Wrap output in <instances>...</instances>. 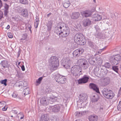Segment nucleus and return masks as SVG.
<instances>
[{"instance_id": "1", "label": "nucleus", "mask_w": 121, "mask_h": 121, "mask_svg": "<svg viewBox=\"0 0 121 121\" xmlns=\"http://www.w3.org/2000/svg\"><path fill=\"white\" fill-rule=\"evenodd\" d=\"M74 40L75 42L79 45H84L86 43L83 35L80 33H78L75 35Z\"/></svg>"}, {"instance_id": "2", "label": "nucleus", "mask_w": 121, "mask_h": 121, "mask_svg": "<svg viewBox=\"0 0 121 121\" xmlns=\"http://www.w3.org/2000/svg\"><path fill=\"white\" fill-rule=\"evenodd\" d=\"M82 70L81 68L77 65L73 66L71 69V72L73 75L79 76L82 74Z\"/></svg>"}, {"instance_id": "3", "label": "nucleus", "mask_w": 121, "mask_h": 121, "mask_svg": "<svg viewBox=\"0 0 121 121\" xmlns=\"http://www.w3.org/2000/svg\"><path fill=\"white\" fill-rule=\"evenodd\" d=\"M109 60L112 65H117L120 61L121 57L119 55H113L109 57Z\"/></svg>"}, {"instance_id": "4", "label": "nucleus", "mask_w": 121, "mask_h": 121, "mask_svg": "<svg viewBox=\"0 0 121 121\" xmlns=\"http://www.w3.org/2000/svg\"><path fill=\"white\" fill-rule=\"evenodd\" d=\"M103 94L106 98L108 99L112 98L114 95L112 91L107 88H105L103 89Z\"/></svg>"}, {"instance_id": "5", "label": "nucleus", "mask_w": 121, "mask_h": 121, "mask_svg": "<svg viewBox=\"0 0 121 121\" xmlns=\"http://www.w3.org/2000/svg\"><path fill=\"white\" fill-rule=\"evenodd\" d=\"M77 63L79 65L81 69H87L89 66L87 60L84 58L79 59Z\"/></svg>"}, {"instance_id": "6", "label": "nucleus", "mask_w": 121, "mask_h": 121, "mask_svg": "<svg viewBox=\"0 0 121 121\" xmlns=\"http://www.w3.org/2000/svg\"><path fill=\"white\" fill-rule=\"evenodd\" d=\"M66 77L62 75L59 73L57 74L55 77V80L59 83L64 84L66 82Z\"/></svg>"}, {"instance_id": "7", "label": "nucleus", "mask_w": 121, "mask_h": 121, "mask_svg": "<svg viewBox=\"0 0 121 121\" xmlns=\"http://www.w3.org/2000/svg\"><path fill=\"white\" fill-rule=\"evenodd\" d=\"M71 61L69 58L66 57L63 58L61 62V64L64 68H69L70 67Z\"/></svg>"}, {"instance_id": "8", "label": "nucleus", "mask_w": 121, "mask_h": 121, "mask_svg": "<svg viewBox=\"0 0 121 121\" xmlns=\"http://www.w3.org/2000/svg\"><path fill=\"white\" fill-rule=\"evenodd\" d=\"M49 62L53 68H56L59 65L58 59L56 56L51 57L49 60Z\"/></svg>"}, {"instance_id": "9", "label": "nucleus", "mask_w": 121, "mask_h": 121, "mask_svg": "<svg viewBox=\"0 0 121 121\" xmlns=\"http://www.w3.org/2000/svg\"><path fill=\"white\" fill-rule=\"evenodd\" d=\"M88 98V96L85 93H82L80 94L79 97V100L80 102H82L81 103V105L82 106L81 107V108H83L84 107L85 104H83L84 102Z\"/></svg>"}, {"instance_id": "10", "label": "nucleus", "mask_w": 121, "mask_h": 121, "mask_svg": "<svg viewBox=\"0 0 121 121\" xmlns=\"http://www.w3.org/2000/svg\"><path fill=\"white\" fill-rule=\"evenodd\" d=\"M110 81L109 78L106 77L100 79L99 83L102 86H105L108 85L110 83Z\"/></svg>"}, {"instance_id": "11", "label": "nucleus", "mask_w": 121, "mask_h": 121, "mask_svg": "<svg viewBox=\"0 0 121 121\" xmlns=\"http://www.w3.org/2000/svg\"><path fill=\"white\" fill-rule=\"evenodd\" d=\"M63 108V106L61 104H57L54 105L52 107V112L55 113H56L62 110Z\"/></svg>"}, {"instance_id": "12", "label": "nucleus", "mask_w": 121, "mask_h": 121, "mask_svg": "<svg viewBox=\"0 0 121 121\" xmlns=\"http://www.w3.org/2000/svg\"><path fill=\"white\" fill-rule=\"evenodd\" d=\"M84 51L82 48H80L74 51L73 53V55L75 57H78L82 54Z\"/></svg>"}, {"instance_id": "13", "label": "nucleus", "mask_w": 121, "mask_h": 121, "mask_svg": "<svg viewBox=\"0 0 121 121\" xmlns=\"http://www.w3.org/2000/svg\"><path fill=\"white\" fill-rule=\"evenodd\" d=\"M89 79L88 77L86 75H84L82 78L79 79L78 82L79 84L86 83L87 82Z\"/></svg>"}, {"instance_id": "14", "label": "nucleus", "mask_w": 121, "mask_h": 121, "mask_svg": "<svg viewBox=\"0 0 121 121\" xmlns=\"http://www.w3.org/2000/svg\"><path fill=\"white\" fill-rule=\"evenodd\" d=\"M62 36L63 37H65L67 36L70 33V30L68 27H67L66 29L62 30L60 32Z\"/></svg>"}, {"instance_id": "15", "label": "nucleus", "mask_w": 121, "mask_h": 121, "mask_svg": "<svg viewBox=\"0 0 121 121\" xmlns=\"http://www.w3.org/2000/svg\"><path fill=\"white\" fill-rule=\"evenodd\" d=\"M20 15L25 18H28V12L26 9H23L19 13Z\"/></svg>"}, {"instance_id": "16", "label": "nucleus", "mask_w": 121, "mask_h": 121, "mask_svg": "<svg viewBox=\"0 0 121 121\" xmlns=\"http://www.w3.org/2000/svg\"><path fill=\"white\" fill-rule=\"evenodd\" d=\"M48 99L45 97H43L40 100V103L43 105H47L48 104Z\"/></svg>"}, {"instance_id": "17", "label": "nucleus", "mask_w": 121, "mask_h": 121, "mask_svg": "<svg viewBox=\"0 0 121 121\" xmlns=\"http://www.w3.org/2000/svg\"><path fill=\"white\" fill-rule=\"evenodd\" d=\"M89 86L90 88L93 89L97 93H98V88L96 85L93 83H91Z\"/></svg>"}, {"instance_id": "18", "label": "nucleus", "mask_w": 121, "mask_h": 121, "mask_svg": "<svg viewBox=\"0 0 121 121\" xmlns=\"http://www.w3.org/2000/svg\"><path fill=\"white\" fill-rule=\"evenodd\" d=\"M80 15V13L78 12H73L72 13L71 17L73 19H77L79 17Z\"/></svg>"}, {"instance_id": "19", "label": "nucleus", "mask_w": 121, "mask_h": 121, "mask_svg": "<svg viewBox=\"0 0 121 121\" xmlns=\"http://www.w3.org/2000/svg\"><path fill=\"white\" fill-rule=\"evenodd\" d=\"M89 121H97L98 119V117L95 115H91L88 117Z\"/></svg>"}, {"instance_id": "20", "label": "nucleus", "mask_w": 121, "mask_h": 121, "mask_svg": "<svg viewBox=\"0 0 121 121\" xmlns=\"http://www.w3.org/2000/svg\"><path fill=\"white\" fill-rule=\"evenodd\" d=\"M49 117V115L48 114H42L40 121H48Z\"/></svg>"}, {"instance_id": "21", "label": "nucleus", "mask_w": 121, "mask_h": 121, "mask_svg": "<svg viewBox=\"0 0 121 121\" xmlns=\"http://www.w3.org/2000/svg\"><path fill=\"white\" fill-rule=\"evenodd\" d=\"M81 14L86 17H88L91 15V12L90 11L86 10L81 12Z\"/></svg>"}, {"instance_id": "22", "label": "nucleus", "mask_w": 121, "mask_h": 121, "mask_svg": "<svg viewBox=\"0 0 121 121\" xmlns=\"http://www.w3.org/2000/svg\"><path fill=\"white\" fill-rule=\"evenodd\" d=\"M98 57H95L93 59V60H90V59L89 60V62L90 64H91V65H93L95 63V64L97 65L96 63H97L98 65Z\"/></svg>"}, {"instance_id": "23", "label": "nucleus", "mask_w": 121, "mask_h": 121, "mask_svg": "<svg viewBox=\"0 0 121 121\" xmlns=\"http://www.w3.org/2000/svg\"><path fill=\"white\" fill-rule=\"evenodd\" d=\"M0 64L1 66L3 67L4 68L8 67V61L6 60L2 61L0 63Z\"/></svg>"}, {"instance_id": "24", "label": "nucleus", "mask_w": 121, "mask_h": 121, "mask_svg": "<svg viewBox=\"0 0 121 121\" xmlns=\"http://www.w3.org/2000/svg\"><path fill=\"white\" fill-rule=\"evenodd\" d=\"M91 24V21L89 19H85L83 21V25L86 27L90 25Z\"/></svg>"}, {"instance_id": "25", "label": "nucleus", "mask_w": 121, "mask_h": 121, "mask_svg": "<svg viewBox=\"0 0 121 121\" xmlns=\"http://www.w3.org/2000/svg\"><path fill=\"white\" fill-rule=\"evenodd\" d=\"M100 10L99 11V13L101 14H99V21L101 20L102 19V17L104 15V13L103 12V9L102 8H99V10Z\"/></svg>"}, {"instance_id": "26", "label": "nucleus", "mask_w": 121, "mask_h": 121, "mask_svg": "<svg viewBox=\"0 0 121 121\" xmlns=\"http://www.w3.org/2000/svg\"><path fill=\"white\" fill-rule=\"evenodd\" d=\"M100 72V73H99L100 77L99 76V77H102L105 76L107 73V71L106 70H104L103 68H101Z\"/></svg>"}, {"instance_id": "27", "label": "nucleus", "mask_w": 121, "mask_h": 121, "mask_svg": "<svg viewBox=\"0 0 121 121\" xmlns=\"http://www.w3.org/2000/svg\"><path fill=\"white\" fill-rule=\"evenodd\" d=\"M60 26H58L59 28V29H61L62 30L66 29L67 27H68L67 25L64 23H61L60 24Z\"/></svg>"}, {"instance_id": "28", "label": "nucleus", "mask_w": 121, "mask_h": 121, "mask_svg": "<svg viewBox=\"0 0 121 121\" xmlns=\"http://www.w3.org/2000/svg\"><path fill=\"white\" fill-rule=\"evenodd\" d=\"M57 99V97L56 96L54 97L53 98H51L48 99V103L52 104L54 102L56 101Z\"/></svg>"}, {"instance_id": "29", "label": "nucleus", "mask_w": 121, "mask_h": 121, "mask_svg": "<svg viewBox=\"0 0 121 121\" xmlns=\"http://www.w3.org/2000/svg\"><path fill=\"white\" fill-rule=\"evenodd\" d=\"M30 92L29 89L28 87L24 89L23 91V93L25 96L29 94Z\"/></svg>"}, {"instance_id": "30", "label": "nucleus", "mask_w": 121, "mask_h": 121, "mask_svg": "<svg viewBox=\"0 0 121 121\" xmlns=\"http://www.w3.org/2000/svg\"><path fill=\"white\" fill-rule=\"evenodd\" d=\"M36 19L35 20L34 26L35 28H37L38 27L39 22V19L38 17H36Z\"/></svg>"}, {"instance_id": "31", "label": "nucleus", "mask_w": 121, "mask_h": 121, "mask_svg": "<svg viewBox=\"0 0 121 121\" xmlns=\"http://www.w3.org/2000/svg\"><path fill=\"white\" fill-rule=\"evenodd\" d=\"M105 109V106L104 104H100V106L99 108V111L101 113H103L104 112Z\"/></svg>"}, {"instance_id": "32", "label": "nucleus", "mask_w": 121, "mask_h": 121, "mask_svg": "<svg viewBox=\"0 0 121 121\" xmlns=\"http://www.w3.org/2000/svg\"><path fill=\"white\" fill-rule=\"evenodd\" d=\"M70 3L69 1H67V2H65L63 3V6L65 8L68 7L70 5Z\"/></svg>"}, {"instance_id": "33", "label": "nucleus", "mask_w": 121, "mask_h": 121, "mask_svg": "<svg viewBox=\"0 0 121 121\" xmlns=\"http://www.w3.org/2000/svg\"><path fill=\"white\" fill-rule=\"evenodd\" d=\"M102 65L107 68H111L112 65L111 64L108 62H106L104 65Z\"/></svg>"}, {"instance_id": "34", "label": "nucleus", "mask_w": 121, "mask_h": 121, "mask_svg": "<svg viewBox=\"0 0 121 121\" xmlns=\"http://www.w3.org/2000/svg\"><path fill=\"white\" fill-rule=\"evenodd\" d=\"M111 69L117 73H118V67L117 66H112Z\"/></svg>"}, {"instance_id": "35", "label": "nucleus", "mask_w": 121, "mask_h": 121, "mask_svg": "<svg viewBox=\"0 0 121 121\" xmlns=\"http://www.w3.org/2000/svg\"><path fill=\"white\" fill-rule=\"evenodd\" d=\"M7 79H5L3 80H1L0 81V82L2 84H3L4 86H7Z\"/></svg>"}, {"instance_id": "36", "label": "nucleus", "mask_w": 121, "mask_h": 121, "mask_svg": "<svg viewBox=\"0 0 121 121\" xmlns=\"http://www.w3.org/2000/svg\"><path fill=\"white\" fill-rule=\"evenodd\" d=\"M17 116L19 118L20 117V119H23L24 117V114L22 112L19 113L18 114Z\"/></svg>"}, {"instance_id": "37", "label": "nucleus", "mask_w": 121, "mask_h": 121, "mask_svg": "<svg viewBox=\"0 0 121 121\" xmlns=\"http://www.w3.org/2000/svg\"><path fill=\"white\" fill-rule=\"evenodd\" d=\"M19 2L21 3L24 4H27L28 3V0H20Z\"/></svg>"}, {"instance_id": "38", "label": "nucleus", "mask_w": 121, "mask_h": 121, "mask_svg": "<svg viewBox=\"0 0 121 121\" xmlns=\"http://www.w3.org/2000/svg\"><path fill=\"white\" fill-rule=\"evenodd\" d=\"M43 79V77H41L39 78L36 81L37 85H39L41 83V81Z\"/></svg>"}, {"instance_id": "39", "label": "nucleus", "mask_w": 121, "mask_h": 121, "mask_svg": "<svg viewBox=\"0 0 121 121\" xmlns=\"http://www.w3.org/2000/svg\"><path fill=\"white\" fill-rule=\"evenodd\" d=\"M98 68L97 67L94 69V73L95 75V76H97V77H98Z\"/></svg>"}, {"instance_id": "40", "label": "nucleus", "mask_w": 121, "mask_h": 121, "mask_svg": "<svg viewBox=\"0 0 121 121\" xmlns=\"http://www.w3.org/2000/svg\"><path fill=\"white\" fill-rule=\"evenodd\" d=\"M103 43H101L99 45V47L100 48L99 49V53L100 52H101L102 51H103L105 48V47H104L103 48L101 47V46H102L103 45Z\"/></svg>"}, {"instance_id": "41", "label": "nucleus", "mask_w": 121, "mask_h": 121, "mask_svg": "<svg viewBox=\"0 0 121 121\" xmlns=\"http://www.w3.org/2000/svg\"><path fill=\"white\" fill-rule=\"evenodd\" d=\"M59 29H59V28L58 26L57 28H56L55 31V33H56L57 35H60L61 34V33H60L59 31Z\"/></svg>"}, {"instance_id": "42", "label": "nucleus", "mask_w": 121, "mask_h": 121, "mask_svg": "<svg viewBox=\"0 0 121 121\" xmlns=\"http://www.w3.org/2000/svg\"><path fill=\"white\" fill-rule=\"evenodd\" d=\"M27 34L25 33L23 35L22 38L21 39V40H26L27 38Z\"/></svg>"}, {"instance_id": "43", "label": "nucleus", "mask_w": 121, "mask_h": 121, "mask_svg": "<svg viewBox=\"0 0 121 121\" xmlns=\"http://www.w3.org/2000/svg\"><path fill=\"white\" fill-rule=\"evenodd\" d=\"M22 18L19 16H17L15 18V20L17 21H22Z\"/></svg>"}, {"instance_id": "44", "label": "nucleus", "mask_w": 121, "mask_h": 121, "mask_svg": "<svg viewBox=\"0 0 121 121\" xmlns=\"http://www.w3.org/2000/svg\"><path fill=\"white\" fill-rule=\"evenodd\" d=\"M75 116L77 117L82 116L81 112H76L75 113Z\"/></svg>"}, {"instance_id": "45", "label": "nucleus", "mask_w": 121, "mask_h": 121, "mask_svg": "<svg viewBox=\"0 0 121 121\" xmlns=\"http://www.w3.org/2000/svg\"><path fill=\"white\" fill-rule=\"evenodd\" d=\"M117 108L118 110H121V101L119 102V103L117 106Z\"/></svg>"}, {"instance_id": "46", "label": "nucleus", "mask_w": 121, "mask_h": 121, "mask_svg": "<svg viewBox=\"0 0 121 121\" xmlns=\"http://www.w3.org/2000/svg\"><path fill=\"white\" fill-rule=\"evenodd\" d=\"M99 38L102 39L104 38V36L103 34L101 33H99Z\"/></svg>"}, {"instance_id": "47", "label": "nucleus", "mask_w": 121, "mask_h": 121, "mask_svg": "<svg viewBox=\"0 0 121 121\" xmlns=\"http://www.w3.org/2000/svg\"><path fill=\"white\" fill-rule=\"evenodd\" d=\"M5 5L4 6V10H8L9 6L6 3H5Z\"/></svg>"}, {"instance_id": "48", "label": "nucleus", "mask_w": 121, "mask_h": 121, "mask_svg": "<svg viewBox=\"0 0 121 121\" xmlns=\"http://www.w3.org/2000/svg\"><path fill=\"white\" fill-rule=\"evenodd\" d=\"M98 99L95 98V96H93V97L91 101L92 102H95L97 101Z\"/></svg>"}, {"instance_id": "49", "label": "nucleus", "mask_w": 121, "mask_h": 121, "mask_svg": "<svg viewBox=\"0 0 121 121\" xmlns=\"http://www.w3.org/2000/svg\"><path fill=\"white\" fill-rule=\"evenodd\" d=\"M88 45L91 47H93L94 46L93 43L92 42L90 41L88 42Z\"/></svg>"}, {"instance_id": "50", "label": "nucleus", "mask_w": 121, "mask_h": 121, "mask_svg": "<svg viewBox=\"0 0 121 121\" xmlns=\"http://www.w3.org/2000/svg\"><path fill=\"white\" fill-rule=\"evenodd\" d=\"M103 63V60L102 59L99 58V65H101Z\"/></svg>"}, {"instance_id": "51", "label": "nucleus", "mask_w": 121, "mask_h": 121, "mask_svg": "<svg viewBox=\"0 0 121 121\" xmlns=\"http://www.w3.org/2000/svg\"><path fill=\"white\" fill-rule=\"evenodd\" d=\"M7 35L8 37L9 38H12L13 37V35L11 33H8Z\"/></svg>"}, {"instance_id": "52", "label": "nucleus", "mask_w": 121, "mask_h": 121, "mask_svg": "<svg viewBox=\"0 0 121 121\" xmlns=\"http://www.w3.org/2000/svg\"><path fill=\"white\" fill-rule=\"evenodd\" d=\"M3 12L1 11H0V19L2 18L3 17Z\"/></svg>"}, {"instance_id": "53", "label": "nucleus", "mask_w": 121, "mask_h": 121, "mask_svg": "<svg viewBox=\"0 0 121 121\" xmlns=\"http://www.w3.org/2000/svg\"><path fill=\"white\" fill-rule=\"evenodd\" d=\"M21 52V51L20 49H19L18 51L17 52V57H19L20 55Z\"/></svg>"}, {"instance_id": "54", "label": "nucleus", "mask_w": 121, "mask_h": 121, "mask_svg": "<svg viewBox=\"0 0 121 121\" xmlns=\"http://www.w3.org/2000/svg\"><path fill=\"white\" fill-rule=\"evenodd\" d=\"M20 66L21 67L22 70L23 71H24L25 70V68L24 66V65H20Z\"/></svg>"}, {"instance_id": "55", "label": "nucleus", "mask_w": 121, "mask_h": 121, "mask_svg": "<svg viewBox=\"0 0 121 121\" xmlns=\"http://www.w3.org/2000/svg\"><path fill=\"white\" fill-rule=\"evenodd\" d=\"M8 10H4V14L5 16L7 17Z\"/></svg>"}, {"instance_id": "56", "label": "nucleus", "mask_w": 121, "mask_h": 121, "mask_svg": "<svg viewBox=\"0 0 121 121\" xmlns=\"http://www.w3.org/2000/svg\"><path fill=\"white\" fill-rule=\"evenodd\" d=\"M52 26V23L51 21H49L47 25V26Z\"/></svg>"}, {"instance_id": "57", "label": "nucleus", "mask_w": 121, "mask_h": 121, "mask_svg": "<svg viewBox=\"0 0 121 121\" xmlns=\"http://www.w3.org/2000/svg\"><path fill=\"white\" fill-rule=\"evenodd\" d=\"M17 94L15 93H14L12 95V96L14 98L17 97Z\"/></svg>"}, {"instance_id": "58", "label": "nucleus", "mask_w": 121, "mask_h": 121, "mask_svg": "<svg viewBox=\"0 0 121 121\" xmlns=\"http://www.w3.org/2000/svg\"><path fill=\"white\" fill-rule=\"evenodd\" d=\"M82 116L86 114V111H84L82 112H81Z\"/></svg>"}, {"instance_id": "59", "label": "nucleus", "mask_w": 121, "mask_h": 121, "mask_svg": "<svg viewBox=\"0 0 121 121\" xmlns=\"http://www.w3.org/2000/svg\"><path fill=\"white\" fill-rule=\"evenodd\" d=\"M99 25L100 26V27H102L104 25V22H100L99 23Z\"/></svg>"}, {"instance_id": "60", "label": "nucleus", "mask_w": 121, "mask_h": 121, "mask_svg": "<svg viewBox=\"0 0 121 121\" xmlns=\"http://www.w3.org/2000/svg\"><path fill=\"white\" fill-rule=\"evenodd\" d=\"M48 27V31L51 30L52 26H47Z\"/></svg>"}, {"instance_id": "61", "label": "nucleus", "mask_w": 121, "mask_h": 121, "mask_svg": "<svg viewBox=\"0 0 121 121\" xmlns=\"http://www.w3.org/2000/svg\"><path fill=\"white\" fill-rule=\"evenodd\" d=\"M111 24L110 23L108 22H106V26H111Z\"/></svg>"}, {"instance_id": "62", "label": "nucleus", "mask_w": 121, "mask_h": 121, "mask_svg": "<svg viewBox=\"0 0 121 121\" xmlns=\"http://www.w3.org/2000/svg\"><path fill=\"white\" fill-rule=\"evenodd\" d=\"M28 26V29H29V30L31 32V29L32 27L31 26L29 25V26Z\"/></svg>"}, {"instance_id": "63", "label": "nucleus", "mask_w": 121, "mask_h": 121, "mask_svg": "<svg viewBox=\"0 0 121 121\" xmlns=\"http://www.w3.org/2000/svg\"><path fill=\"white\" fill-rule=\"evenodd\" d=\"M12 111L13 113L15 114H17L18 113L17 111L16 110H12Z\"/></svg>"}, {"instance_id": "64", "label": "nucleus", "mask_w": 121, "mask_h": 121, "mask_svg": "<svg viewBox=\"0 0 121 121\" xmlns=\"http://www.w3.org/2000/svg\"><path fill=\"white\" fill-rule=\"evenodd\" d=\"M17 74L18 76H19L20 74H22V73H20L17 71Z\"/></svg>"}]
</instances>
